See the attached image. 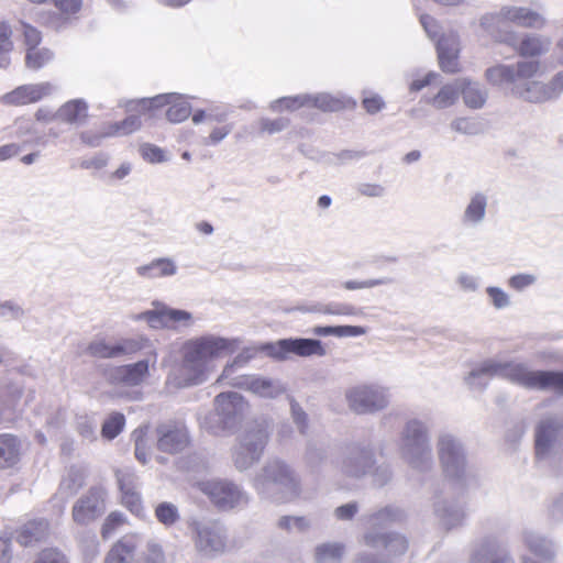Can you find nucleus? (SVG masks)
<instances>
[{
	"label": "nucleus",
	"instance_id": "58836bf2",
	"mask_svg": "<svg viewBox=\"0 0 563 563\" xmlns=\"http://www.w3.org/2000/svg\"><path fill=\"white\" fill-rule=\"evenodd\" d=\"M345 552V547L340 542H327L316 547L314 560L317 563H340Z\"/></svg>",
	"mask_w": 563,
	"mask_h": 563
},
{
	"label": "nucleus",
	"instance_id": "cd10ccee",
	"mask_svg": "<svg viewBox=\"0 0 563 563\" xmlns=\"http://www.w3.org/2000/svg\"><path fill=\"white\" fill-rule=\"evenodd\" d=\"M488 196L483 191H475L470 196L461 221L466 227H478L486 219Z\"/></svg>",
	"mask_w": 563,
	"mask_h": 563
},
{
	"label": "nucleus",
	"instance_id": "72a5a7b5",
	"mask_svg": "<svg viewBox=\"0 0 563 563\" xmlns=\"http://www.w3.org/2000/svg\"><path fill=\"white\" fill-rule=\"evenodd\" d=\"M136 273L143 278H159L174 276L177 273V265L169 257H159L151 263L136 267Z\"/></svg>",
	"mask_w": 563,
	"mask_h": 563
},
{
	"label": "nucleus",
	"instance_id": "5fc2aeb1",
	"mask_svg": "<svg viewBox=\"0 0 563 563\" xmlns=\"http://www.w3.org/2000/svg\"><path fill=\"white\" fill-rule=\"evenodd\" d=\"M286 339L277 340L276 342H266L261 344L256 351L264 352L267 356L277 360V361H284L287 357V349L285 347Z\"/></svg>",
	"mask_w": 563,
	"mask_h": 563
},
{
	"label": "nucleus",
	"instance_id": "39448f33",
	"mask_svg": "<svg viewBox=\"0 0 563 563\" xmlns=\"http://www.w3.org/2000/svg\"><path fill=\"white\" fill-rule=\"evenodd\" d=\"M183 350V367L190 374L187 385H198L205 380L208 362L222 352L233 351L234 342L208 334L186 341Z\"/></svg>",
	"mask_w": 563,
	"mask_h": 563
},
{
	"label": "nucleus",
	"instance_id": "4d7b16f0",
	"mask_svg": "<svg viewBox=\"0 0 563 563\" xmlns=\"http://www.w3.org/2000/svg\"><path fill=\"white\" fill-rule=\"evenodd\" d=\"M290 413L292 421L296 424L299 433L305 435L309 427L308 415L302 409V407L294 399L290 401Z\"/></svg>",
	"mask_w": 563,
	"mask_h": 563
},
{
	"label": "nucleus",
	"instance_id": "473e14b6",
	"mask_svg": "<svg viewBox=\"0 0 563 563\" xmlns=\"http://www.w3.org/2000/svg\"><path fill=\"white\" fill-rule=\"evenodd\" d=\"M87 472L84 466L71 465L67 475L62 479L58 487V495L62 499H68L75 496L86 482Z\"/></svg>",
	"mask_w": 563,
	"mask_h": 563
},
{
	"label": "nucleus",
	"instance_id": "603ef678",
	"mask_svg": "<svg viewBox=\"0 0 563 563\" xmlns=\"http://www.w3.org/2000/svg\"><path fill=\"white\" fill-rule=\"evenodd\" d=\"M115 477L121 494L137 492L140 482L137 475L132 471H117Z\"/></svg>",
	"mask_w": 563,
	"mask_h": 563
},
{
	"label": "nucleus",
	"instance_id": "c9c22d12",
	"mask_svg": "<svg viewBox=\"0 0 563 563\" xmlns=\"http://www.w3.org/2000/svg\"><path fill=\"white\" fill-rule=\"evenodd\" d=\"M329 457V445L322 441L309 440L306 444L303 460L306 465L318 472Z\"/></svg>",
	"mask_w": 563,
	"mask_h": 563
},
{
	"label": "nucleus",
	"instance_id": "7c9ffc66",
	"mask_svg": "<svg viewBox=\"0 0 563 563\" xmlns=\"http://www.w3.org/2000/svg\"><path fill=\"white\" fill-rule=\"evenodd\" d=\"M48 531V522L45 519H36L26 522L15 531L14 539L22 547H31L42 541Z\"/></svg>",
	"mask_w": 563,
	"mask_h": 563
},
{
	"label": "nucleus",
	"instance_id": "e2e57ef3",
	"mask_svg": "<svg viewBox=\"0 0 563 563\" xmlns=\"http://www.w3.org/2000/svg\"><path fill=\"white\" fill-rule=\"evenodd\" d=\"M133 435H134V444H135V448H134L135 459L144 465L148 461L146 441L144 439L145 431L142 428H139L133 432Z\"/></svg>",
	"mask_w": 563,
	"mask_h": 563
},
{
	"label": "nucleus",
	"instance_id": "ea45409f",
	"mask_svg": "<svg viewBox=\"0 0 563 563\" xmlns=\"http://www.w3.org/2000/svg\"><path fill=\"white\" fill-rule=\"evenodd\" d=\"M514 47H517L519 55L522 57H537L547 51L543 37L537 34H526L520 42L517 40Z\"/></svg>",
	"mask_w": 563,
	"mask_h": 563
},
{
	"label": "nucleus",
	"instance_id": "3c124183",
	"mask_svg": "<svg viewBox=\"0 0 563 563\" xmlns=\"http://www.w3.org/2000/svg\"><path fill=\"white\" fill-rule=\"evenodd\" d=\"M450 126L453 131L464 135H478L483 132V124L472 118H456Z\"/></svg>",
	"mask_w": 563,
	"mask_h": 563
},
{
	"label": "nucleus",
	"instance_id": "20e7f679",
	"mask_svg": "<svg viewBox=\"0 0 563 563\" xmlns=\"http://www.w3.org/2000/svg\"><path fill=\"white\" fill-rule=\"evenodd\" d=\"M435 449L442 473L455 488L464 493L476 485V477L468 468L466 446L459 435L441 431Z\"/></svg>",
	"mask_w": 563,
	"mask_h": 563
},
{
	"label": "nucleus",
	"instance_id": "1a4fd4ad",
	"mask_svg": "<svg viewBox=\"0 0 563 563\" xmlns=\"http://www.w3.org/2000/svg\"><path fill=\"white\" fill-rule=\"evenodd\" d=\"M268 441L266 428L260 423L249 426L240 435L239 443L234 446L232 457L236 470L246 471L263 455Z\"/></svg>",
	"mask_w": 563,
	"mask_h": 563
},
{
	"label": "nucleus",
	"instance_id": "338daca9",
	"mask_svg": "<svg viewBox=\"0 0 563 563\" xmlns=\"http://www.w3.org/2000/svg\"><path fill=\"white\" fill-rule=\"evenodd\" d=\"M133 563H165L163 550L158 544L151 543L147 553Z\"/></svg>",
	"mask_w": 563,
	"mask_h": 563
},
{
	"label": "nucleus",
	"instance_id": "49530a36",
	"mask_svg": "<svg viewBox=\"0 0 563 563\" xmlns=\"http://www.w3.org/2000/svg\"><path fill=\"white\" fill-rule=\"evenodd\" d=\"M310 95H297V96H290V97H282L276 100H274L269 108L274 112L283 111V110H289L295 111L302 107H308L309 104Z\"/></svg>",
	"mask_w": 563,
	"mask_h": 563
},
{
	"label": "nucleus",
	"instance_id": "09e8293b",
	"mask_svg": "<svg viewBox=\"0 0 563 563\" xmlns=\"http://www.w3.org/2000/svg\"><path fill=\"white\" fill-rule=\"evenodd\" d=\"M308 107L317 108L324 112H333L341 110L344 104L340 99L334 98L329 93H318L310 95Z\"/></svg>",
	"mask_w": 563,
	"mask_h": 563
},
{
	"label": "nucleus",
	"instance_id": "aec40b11",
	"mask_svg": "<svg viewBox=\"0 0 563 563\" xmlns=\"http://www.w3.org/2000/svg\"><path fill=\"white\" fill-rule=\"evenodd\" d=\"M54 90L51 82L21 85L0 98V102L7 106H25L37 102L49 96Z\"/></svg>",
	"mask_w": 563,
	"mask_h": 563
},
{
	"label": "nucleus",
	"instance_id": "0eeeda50",
	"mask_svg": "<svg viewBox=\"0 0 563 563\" xmlns=\"http://www.w3.org/2000/svg\"><path fill=\"white\" fill-rule=\"evenodd\" d=\"M246 402L235 393H221L214 398V410L203 419L205 429L214 435L232 433L240 427Z\"/></svg>",
	"mask_w": 563,
	"mask_h": 563
},
{
	"label": "nucleus",
	"instance_id": "dca6fc26",
	"mask_svg": "<svg viewBox=\"0 0 563 563\" xmlns=\"http://www.w3.org/2000/svg\"><path fill=\"white\" fill-rule=\"evenodd\" d=\"M470 563H515L506 542L495 534H487L472 544Z\"/></svg>",
	"mask_w": 563,
	"mask_h": 563
},
{
	"label": "nucleus",
	"instance_id": "a211bd4d",
	"mask_svg": "<svg viewBox=\"0 0 563 563\" xmlns=\"http://www.w3.org/2000/svg\"><path fill=\"white\" fill-rule=\"evenodd\" d=\"M406 517L405 511L394 505H387L377 510L366 512L360 517V523L365 533H385L383 530L390 525L401 522Z\"/></svg>",
	"mask_w": 563,
	"mask_h": 563
},
{
	"label": "nucleus",
	"instance_id": "8fccbe9b",
	"mask_svg": "<svg viewBox=\"0 0 563 563\" xmlns=\"http://www.w3.org/2000/svg\"><path fill=\"white\" fill-rule=\"evenodd\" d=\"M155 517L166 527L175 525L180 519L177 506L169 501H162L156 506Z\"/></svg>",
	"mask_w": 563,
	"mask_h": 563
},
{
	"label": "nucleus",
	"instance_id": "b1692460",
	"mask_svg": "<svg viewBox=\"0 0 563 563\" xmlns=\"http://www.w3.org/2000/svg\"><path fill=\"white\" fill-rule=\"evenodd\" d=\"M363 542L365 545L373 549H384L390 556L404 555L408 550V539L395 531H387L385 533H364Z\"/></svg>",
	"mask_w": 563,
	"mask_h": 563
},
{
	"label": "nucleus",
	"instance_id": "393cba45",
	"mask_svg": "<svg viewBox=\"0 0 563 563\" xmlns=\"http://www.w3.org/2000/svg\"><path fill=\"white\" fill-rule=\"evenodd\" d=\"M459 35L455 32L441 34L437 40L439 65L444 73L454 74L459 70Z\"/></svg>",
	"mask_w": 563,
	"mask_h": 563
},
{
	"label": "nucleus",
	"instance_id": "13d9d810",
	"mask_svg": "<svg viewBox=\"0 0 563 563\" xmlns=\"http://www.w3.org/2000/svg\"><path fill=\"white\" fill-rule=\"evenodd\" d=\"M394 283L391 277L371 278L366 280H346L343 287L347 290L373 288L380 285H390Z\"/></svg>",
	"mask_w": 563,
	"mask_h": 563
},
{
	"label": "nucleus",
	"instance_id": "4be33fe9",
	"mask_svg": "<svg viewBox=\"0 0 563 563\" xmlns=\"http://www.w3.org/2000/svg\"><path fill=\"white\" fill-rule=\"evenodd\" d=\"M434 515L445 530L460 528L464 525L467 512L466 504L459 499H442L433 504Z\"/></svg>",
	"mask_w": 563,
	"mask_h": 563
},
{
	"label": "nucleus",
	"instance_id": "6ab92c4d",
	"mask_svg": "<svg viewBox=\"0 0 563 563\" xmlns=\"http://www.w3.org/2000/svg\"><path fill=\"white\" fill-rule=\"evenodd\" d=\"M139 320H144L151 328H176L178 323L189 322L192 316L189 311L176 308H169L165 305H159L155 309L146 310L139 314Z\"/></svg>",
	"mask_w": 563,
	"mask_h": 563
},
{
	"label": "nucleus",
	"instance_id": "c85d7f7f",
	"mask_svg": "<svg viewBox=\"0 0 563 563\" xmlns=\"http://www.w3.org/2000/svg\"><path fill=\"white\" fill-rule=\"evenodd\" d=\"M88 102L82 98L71 99L55 112L56 120L70 125H81L88 119Z\"/></svg>",
	"mask_w": 563,
	"mask_h": 563
},
{
	"label": "nucleus",
	"instance_id": "9b49d317",
	"mask_svg": "<svg viewBox=\"0 0 563 563\" xmlns=\"http://www.w3.org/2000/svg\"><path fill=\"white\" fill-rule=\"evenodd\" d=\"M191 530L195 549L201 556L213 559L225 551L228 532L222 522L194 521Z\"/></svg>",
	"mask_w": 563,
	"mask_h": 563
},
{
	"label": "nucleus",
	"instance_id": "a18cd8bd",
	"mask_svg": "<svg viewBox=\"0 0 563 563\" xmlns=\"http://www.w3.org/2000/svg\"><path fill=\"white\" fill-rule=\"evenodd\" d=\"M142 125L140 115L131 114L119 122L109 124L108 132L103 136L128 135L137 131Z\"/></svg>",
	"mask_w": 563,
	"mask_h": 563
},
{
	"label": "nucleus",
	"instance_id": "bb28decb",
	"mask_svg": "<svg viewBox=\"0 0 563 563\" xmlns=\"http://www.w3.org/2000/svg\"><path fill=\"white\" fill-rule=\"evenodd\" d=\"M150 362L151 360L146 357L132 364L117 366L110 377L117 383L136 386L148 375Z\"/></svg>",
	"mask_w": 563,
	"mask_h": 563
},
{
	"label": "nucleus",
	"instance_id": "f704fd0d",
	"mask_svg": "<svg viewBox=\"0 0 563 563\" xmlns=\"http://www.w3.org/2000/svg\"><path fill=\"white\" fill-rule=\"evenodd\" d=\"M523 541L527 548L543 561H552L555 556L554 543L540 533L527 531L523 534Z\"/></svg>",
	"mask_w": 563,
	"mask_h": 563
},
{
	"label": "nucleus",
	"instance_id": "6e6552de",
	"mask_svg": "<svg viewBox=\"0 0 563 563\" xmlns=\"http://www.w3.org/2000/svg\"><path fill=\"white\" fill-rule=\"evenodd\" d=\"M332 464L343 477L361 481L371 474L376 464L375 449L371 443L347 442L341 448Z\"/></svg>",
	"mask_w": 563,
	"mask_h": 563
},
{
	"label": "nucleus",
	"instance_id": "2eb2a0df",
	"mask_svg": "<svg viewBox=\"0 0 563 563\" xmlns=\"http://www.w3.org/2000/svg\"><path fill=\"white\" fill-rule=\"evenodd\" d=\"M107 490L97 485L91 486L73 506L71 516L80 526H88L106 512Z\"/></svg>",
	"mask_w": 563,
	"mask_h": 563
},
{
	"label": "nucleus",
	"instance_id": "e433bc0d",
	"mask_svg": "<svg viewBox=\"0 0 563 563\" xmlns=\"http://www.w3.org/2000/svg\"><path fill=\"white\" fill-rule=\"evenodd\" d=\"M135 542L131 537H124L115 542L107 553L104 563H131L135 553Z\"/></svg>",
	"mask_w": 563,
	"mask_h": 563
},
{
	"label": "nucleus",
	"instance_id": "de8ad7c7",
	"mask_svg": "<svg viewBox=\"0 0 563 563\" xmlns=\"http://www.w3.org/2000/svg\"><path fill=\"white\" fill-rule=\"evenodd\" d=\"M125 417L119 411L108 416L101 427V435L107 440L115 439L124 429Z\"/></svg>",
	"mask_w": 563,
	"mask_h": 563
},
{
	"label": "nucleus",
	"instance_id": "c756f323",
	"mask_svg": "<svg viewBox=\"0 0 563 563\" xmlns=\"http://www.w3.org/2000/svg\"><path fill=\"white\" fill-rule=\"evenodd\" d=\"M286 341L284 349H287V357L290 354L301 357H309L312 355L324 356L327 354L325 347L319 339L287 338Z\"/></svg>",
	"mask_w": 563,
	"mask_h": 563
},
{
	"label": "nucleus",
	"instance_id": "a878e982",
	"mask_svg": "<svg viewBox=\"0 0 563 563\" xmlns=\"http://www.w3.org/2000/svg\"><path fill=\"white\" fill-rule=\"evenodd\" d=\"M501 15L507 22L520 27L542 30L547 25V19L542 14L526 7L504 5Z\"/></svg>",
	"mask_w": 563,
	"mask_h": 563
},
{
	"label": "nucleus",
	"instance_id": "f8f14e48",
	"mask_svg": "<svg viewBox=\"0 0 563 563\" xmlns=\"http://www.w3.org/2000/svg\"><path fill=\"white\" fill-rule=\"evenodd\" d=\"M201 490L211 503L222 511L234 509L249 501L247 494L235 483L228 479H212L201 484Z\"/></svg>",
	"mask_w": 563,
	"mask_h": 563
},
{
	"label": "nucleus",
	"instance_id": "7ed1b4c3",
	"mask_svg": "<svg viewBox=\"0 0 563 563\" xmlns=\"http://www.w3.org/2000/svg\"><path fill=\"white\" fill-rule=\"evenodd\" d=\"M253 487L261 499L278 504L297 498L301 490L296 472L279 459L265 463L254 476Z\"/></svg>",
	"mask_w": 563,
	"mask_h": 563
},
{
	"label": "nucleus",
	"instance_id": "37998d69",
	"mask_svg": "<svg viewBox=\"0 0 563 563\" xmlns=\"http://www.w3.org/2000/svg\"><path fill=\"white\" fill-rule=\"evenodd\" d=\"M459 98V88L454 85H444L437 95L426 98V102L432 104L435 109H446L455 103Z\"/></svg>",
	"mask_w": 563,
	"mask_h": 563
},
{
	"label": "nucleus",
	"instance_id": "680f3d73",
	"mask_svg": "<svg viewBox=\"0 0 563 563\" xmlns=\"http://www.w3.org/2000/svg\"><path fill=\"white\" fill-rule=\"evenodd\" d=\"M486 294L488 295L492 305L496 309H505L510 306V298L508 294L505 292L500 287L488 286L486 288Z\"/></svg>",
	"mask_w": 563,
	"mask_h": 563
},
{
	"label": "nucleus",
	"instance_id": "5701e85b",
	"mask_svg": "<svg viewBox=\"0 0 563 563\" xmlns=\"http://www.w3.org/2000/svg\"><path fill=\"white\" fill-rule=\"evenodd\" d=\"M506 18L501 15V9L498 12L485 13L479 19L482 30L495 42L515 46L517 44V33L505 25Z\"/></svg>",
	"mask_w": 563,
	"mask_h": 563
},
{
	"label": "nucleus",
	"instance_id": "f03ea898",
	"mask_svg": "<svg viewBox=\"0 0 563 563\" xmlns=\"http://www.w3.org/2000/svg\"><path fill=\"white\" fill-rule=\"evenodd\" d=\"M492 377H500L528 390H553L563 395V371L531 369L527 363L514 360L487 358L471 369L465 383L472 389L484 390Z\"/></svg>",
	"mask_w": 563,
	"mask_h": 563
},
{
	"label": "nucleus",
	"instance_id": "412c9836",
	"mask_svg": "<svg viewBox=\"0 0 563 563\" xmlns=\"http://www.w3.org/2000/svg\"><path fill=\"white\" fill-rule=\"evenodd\" d=\"M230 385L245 389L265 398H276L285 391L283 385L275 379L258 375H239L232 378Z\"/></svg>",
	"mask_w": 563,
	"mask_h": 563
},
{
	"label": "nucleus",
	"instance_id": "423d86ee",
	"mask_svg": "<svg viewBox=\"0 0 563 563\" xmlns=\"http://www.w3.org/2000/svg\"><path fill=\"white\" fill-rule=\"evenodd\" d=\"M400 453L402 459L419 472L432 468L430 429L426 421L419 418L406 421L400 433Z\"/></svg>",
	"mask_w": 563,
	"mask_h": 563
},
{
	"label": "nucleus",
	"instance_id": "9d476101",
	"mask_svg": "<svg viewBox=\"0 0 563 563\" xmlns=\"http://www.w3.org/2000/svg\"><path fill=\"white\" fill-rule=\"evenodd\" d=\"M146 351L153 355V363L156 362V353L150 339L144 336L122 338L114 342L106 339H96L86 347V354L96 358H117L126 355H133L137 352Z\"/></svg>",
	"mask_w": 563,
	"mask_h": 563
},
{
	"label": "nucleus",
	"instance_id": "f3484780",
	"mask_svg": "<svg viewBox=\"0 0 563 563\" xmlns=\"http://www.w3.org/2000/svg\"><path fill=\"white\" fill-rule=\"evenodd\" d=\"M157 449L167 454L183 452L189 444L187 429L176 421H167L157 424L156 429Z\"/></svg>",
	"mask_w": 563,
	"mask_h": 563
},
{
	"label": "nucleus",
	"instance_id": "a19ab883",
	"mask_svg": "<svg viewBox=\"0 0 563 563\" xmlns=\"http://www.w3.org/2000/svg\"><path fill=\"white\" fill-rule=\"evenodd\" d=\"M54 58V52L47 47L26 48L24 62L26 68L38 70L51 63Z\"/></svg>",
	"mask_w": 563,
	"mask_h": 563
},
{
	"label": "nucleus",
	"instance_id": "ddd939ff",
	"mask_svg": "<svg viewBox=\"0 0 563 563\" xmlns=\"http://www.w3.org/2000/svg\"><path fill=\"white\" fill-rule=\"evenodd\" d=\"M563 438V417L547 416L534 427V455L538 462L545 461L555 451Z\"/></svg>",
	"mask_w": 563,
	"mask_h": 563
},
{
	"label": "nucleus",
	"instance_id": "052dcab7",
	"mask_svg": "<svg viewBox=\"0 0 563 563\" xmlns=\"http://www.w3.org/2000/svg\"><path fill=\"white\" fill-rule=\"evenodd\" d=\"M143 159L152 164L163 163L166 161L165 152L151 143H144L140 147Z\"/></svg>",
	"mask_w": 563,
	"mask_h": 563
},
{
	"label": "nucleus",
	"instance_id": "f257e3e1",
	"mask_svg": "<svg viewBox=\"0 0 563 563\" xmlns=\"http://www.w3.org/2000/svg\"><path fill=\"white\" fill-rule=\"evenodd\" d=\"M538 60H519L515 64H497L485 70L486 80L506 93L530 103L556 100L563 93V70L549 82L531 80L538 73Z\"/></svg>",
	"mask_w": 563,
	"mask_h": 563
},
{
	"label": "nucleus",
	"instance_id": "864d4df0",
	"mask_svg": "<svg viewBox=\"0 0 563 563\" xmlns=\"http://www.w3.org/2000/svg\"><path fill=\"white\" fill-rule=\"evenodd\" d=\"M54 7L59 11V20L76 16L82 9L84 0H53Z\"/></svg>",
	"mask_w": 563,
	"mask_h": 563
},
{
	"label": "nucleus",
	"instance_id": "c03bdc74",
	"mask_svg": "<svg viewBox=\"0 0 563 563\" xmlns=\"http://www.w3.org/2000/svg\"><path fill=\"white\" fill-rule=\"evenodd\" d=\"M191 114V106L184 100L181 96L176 93V98L172 99L169 108L166 111V118L172 123H180Z\"/></svg>",
	"mask_w": 563,
	"mask_h": 563
},
{
	"label": "nucleus",
	"instance_id": "6e6d98bb",
	"mask_svg": "<svg viewBox=\"0 0 563 563\" xmlns=\"http://www.w3.org/2000/svg\"><path fill=\"white\" fill-rule=\"evenodd\" d=\"M368 476H372V481L375 486L384 487L391 481L393 471L388 463H376Z\"/></svg>",
	"mask_w": 563,
	"mask_h": 563
},
{
	"label": "nucleus",
	"instance_id": "4468645a",
	"mask_svg": "<svg viewBox=\"0 0 563 563\" xmlns=\"http://www.w3.org/2000/svg\"><path fill=\"white\" fill-rule=\"evenodd\" d=\"M349 407L357 415L374 413L388 406V396L384 388L375 385H361L350 388L345 394Z\"/></svg>",
	"mask_w": 563,
	"mask_h": 563
},
{
	"label": "nucleus",
	"instance_id": "0e129e2a",
	"mask_svg": "<svg viewBox=\"0 0 563 563\" xmlns=\"http://www.w3.org/2000/svg\"><path fill=\"white\" fill-rule=\"evenodd\" d=\"M125 521V516L120 511H112L106 518L102 528L101 534L104 539L109 538L113 531L120 527Z\"/></svg>",
	"mask_w": 563,
	"mask_h": 563
},
{
	"label": "nucleus",
	"instance_id": "bf43d9fd",
	"mask_svg": "<svg viewBox=\"0 0 563 563\" xmlns=\"http://www.w3.org/2000/svg\"><path fill=\"white\" fill-rule=\"evenodd\" d=\"M254 356V351L251 349L243 350L231 364L225 365L222 371L221 378L232 380V375L236 366L245 365Z\"/></svg>",
	"mask_w": 563,
	"mask_h": 563
},
{
	"label": "nucleus",
	"instance_id": "2f4dec72",
	"mask_svg": "<svg viewBox=\"0 0 563 563\" xmlns=\"http://www.w3.org/2000/svg\"><path fill=\"white\" fill-rule=\"evenodd\" d=\"M21 440L11 433L0 434V468L13 467L21 456Z\"/></svg>",
	"mask_w": 563,
	"mask_h": 563
},
{
	"label": "nucleus",
	"instance_id": "4c0bfd02",
	"mask_svg": "<svg viewBox=\"0 0 563 563\" xmlns=\"http://www.w3.org/2000/svg\"><path fill=\"white\" fill-rule=\"evenodd\" d=\"M461 95L464 103L471 109H481L487 101V90L478 82L464 79L461 86Z\"/></svg>",
	"mask_w": 563,
	"mask_h": 563
},
{
	"label": "nucleus",
	"instance_id": "774afa93",
	"mask_svg": "<svg viewBox=\"0 0 563 563\" xmlns=\"http://www.w3.org/2000/svg\"><path fill=\"white\" fill-rule=\"evenodd\" d=\"M34 563H68L66 556L56 549H45L40 552Z\"/></svg>",
	"mask_w": 563,
	"mask_h": 563
},
{
	"label": "nucleus",
	"instance_id": "79ce46f5",
	"mask_svg": "<svg viewBox=\"0 0 563 563\" xmlns=\"http://www.w3.org/2000/svg\"><path fill=\"white\" fill-rule=\"evenodd\" d=\"M176 98V93H162L152 98H142L140 100H131L126 104L128 110L140 109L142 111H151L162 108L172 102Z\"/></svg>",
	"mask_w": 563,
	"mask_h": 563
},
{
	"label": "nucleus",
	"instance_id": "69168bd1",
	"mask_svg": "<svg viewBox=\"0 0 563 563\" xmlns=\"http://www.w3.org/2000/svg\"><path fill=\"white\" fill-rule=\"evenodd\" d=\"M536 282H537L536 275L528 274V273H519V274L512 275L508 279V285L510 288H512L517 291H522L526 288L536 284Z\"/></svg>",
	"mask_w": 563,
	"mask_h": 563
}]
</instances>
